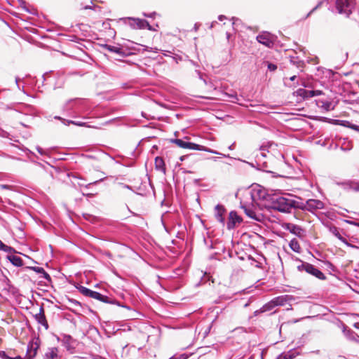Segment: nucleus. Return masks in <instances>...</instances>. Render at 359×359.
Returning <instances> with one entry per match:
<instances>
[{
	"label": "nucleus",
	"instance_id": "nucleus-51",
	"mask_svg": "<svg viewBox=\"0 0 359 359\" xmlns=\"http://www.w3.org/2000/svg\"><path fill=\"white\" fill-rule=\"evenodd\" d=\"M302 85L304 87V88H309L310 87V86L309 84H306L305 82H303L302 83Z\"/></svg>",
	"mask_w": 359,
	"mask_h": 359
},
{
	"label": "nucleus",
	"instance_id": "nucleus-22",
	"mask_svg": "<svg viewBox=\"0 0 359 359\" xmlns=\"http://www.w3.org/2000/svg\"><path fill=\"white\" fill-rule=\"evenodd\" d=\"M329 231L330 233H332L335 237H337L341 242L348 245L347 240L344 237H343V236L341 234V233L339 232V231L337 226H330Z\"/></svg>",
	"mask_w": 359,
	"mask_h": 359
},
{
	"label": "nucleus",
	"instance_id": "nucleus-48",
	"mask_svg": "<svg viewBox=\"0 0 359 359\" xmlns=\"http://www.w3.org/2000/svg\"><path fill=\"white\" fill-rule=\"evenodd\" d=\"M218 19L220 20V21H222L224 19H226V16L223 15H221L218 17Z\"/></svg>",
	"mask_w": 359,
	"mask_h": 359
},
{
	"label": "nucleus",
	"instance_id": "nucleus-28",
	"mask_svg": "<svg viewBox=\"0 0 359 359\" xmlns=\"http://www.w3.org/2000/svg\"><path fill=\"white\" fill-rule=\"evenodd\" d=\"M276 304H275V302L273 301V299L271 300L270 302H269L268 303L265 304L261 309H260V312L261 313H264V312H266V311H271L272 309H273L275 307H276Z\"/></svg>",
	"mask_w": 359,
	"mask_h": 359
},
{
	"label": "nucleus",
	"instance_id": "nucleus-59",
	"mask_svg": "<svg viewBox=\"0 0 359 359\" xmlns=\"http://www.w3.org/2000/svg\"><path fill=\"white\" fill-rule=\"evenodd\" d=\"M232 20H233V25H234V24H235V20H236V19H235L234 18H232ZM236 20H238V19H236Z\"/></svg>",
	"mask_w": 359,
	"mask_h": 359
},
{
	"label": "nucleus",
	"instance_id": "nucleus-35",
	"mask_svg": "<svg viewBox=\"0 0 359 359\" xmlns=\"http://www.w3.org/2000/svg\"><path fill=\"white\" fill-rule=\"evenodd\" d=\"M346 124H344V126H348V128H352V129L355 130V131L359 132V126L352 124V123H349L348 121H346Z\"/></svg>",
	"mask_w": 359,
	"mask_h": 359
},
{
	"label": "nucleus",
	"instance_id": "nucleus-62",
	"mask_svg": "<svg viewBox=\"0 0 359 359\" xmlns=\"http://www.w3.org/2000/svg\"><path fill=\"white\" fill-rule=\"evenodd\" d=\"M232 147H233V145L230 146V147H229V149H232Z\"/></svg>",
	"mask_w": 359,
	"mask_h": 359
},
{
	"label": "nucleus",
	"instance_id": "nucleus-11",
	"mask_svg": "<svg viewBox=\"0 0 359 359\" xmlns=\"http://www.w3.org/2000/svg\"><path fill=\"white\" fill-rule=\"evenodd\" d=\"M131 20L130 26L134 29H151L149 22L145 20L139 18H129Z\"/></svg>",
	"mask_w": 359,
	"mask_h": 359
},
{
	"label": "nucleus",
	"instance_id": "nucleus-29",
	"mask_svg": "<svg viewBox=\"0 0 359 359\" xmlns=\"http://www.w3.org/2000/svg\"><path fill=\"white\" fill-rule=\"evenodd\" d=\"M290 248L295 252H300L301 247L298 241L295 238L290 241L289 243Z\"/></svg>",
	"mask_w": 359,
	"mask_h": 359
},
{
	"label": "nucleus",
	"instance_id": "nucleus-38",
	"mask_svg": "<svg viewBox=\"0 0 359 359\" xmlns=\"http://www.w3.org/2000/svg\"><path fill=\"white\" fill-rule=\"evenodd\" d=\"M311 94L312 97L315 96H318L323 94V91L320 90H311Z\"/></svg>",
	"mask_w": 359,
	"mask_h": 359
},
{
	"label": "nucleus",
	"instance_id": "nucleus-24",
	"mask_svg": "<svg viewBox=\"0 0 359 359\" xmlns=\"http://www.w3.org/2000/svg\"><path fill=\"white\" fill-rule=\"evenodd\" d=\"M8 259L15 266H22L23 265L22 259L17 255H8Z\"/></svg>",
	"mask_w": 359,
	"mask_h": 359
},
{
	"label": "nucleus",
	"instance_id": "nucleus-9",
	"mask_svg": "<svg viewBox=\"0 0 359 359\" xmlns=\"http://www.w3.org/2000/svg\"><path fill=\"white\" fill-rule=\"evenodd\" d=\"M242 222L241 217L238 215L235 211H231L229 213V220L226 224L228 229H232L236 227L237 224H241Z\"/></svg>",
	"mask_w": 359,
	"mask_h": 359
},
{
	"label": "nucleus",
	"instance_id": "nucleus-21",
	"mask_svg": "<svg viewBox=\"0 0 359 359\" xmlns=\"http://www.w3.org/2000/svg\"><path fill=\"white\" fill-rule=\"evenodd\" d=\"M299 355V353L294 349H291L287 353H283L280 354L276 359H293L296 356Z\"/></svg>",
	"mask_w": 359,
	"mask_h": 359
},
{
	"label": "nucleus",
	"instance_id": "nucleus-64",
	"mask_svg": "<svg viewBox=\"0 0 359 359\" xmlns=\"http://www.w3.org/2000/svg\"><path fill=\"white\" fill-rule=\"evenodd\" d=\"M290 309H292V308L287 307V310H290Z\"/></svg>",
	"mask_w": 359,
	"mask_h": 359
},
{
	"label": "nucleus",
	"instance_id": "nucleus-58",
	"mask_svg": "<svg viewBox=\"0 0 359 359\" xmlns=\"http://www.w3.org/2000/svg\"><path fill=\"white\" fill-rule=\"evenodd\" d=\"M20 79L19 78H15V82H16V84L18 86V81H19Z\"/></svg>",
	"mask_w": 359,
	"mask_h": 359
},
{
	"label": "nucleus",
	"instance_id": "nucleus-57",
	"mask_svg": "<svg viewBox=\"0 0 359 359\" xmlns=\"http://www.w3.org/2000/svg\"><path fill=\"white\" fill-rule=\"evenodd\" d=\"M152 49H153L152 48H150V50L149 51H154L155 53H157V51H158L157 48H155V50H152Z\"/></svg>",
	"mask_w": 359,
	"mask_h": 359
},
{
	"label": "nucleus",
	"instance_id": "nucleus-23",
	"mask_svg": "<svg viewBox=\"0 0 359 359\" xmlns=\"http://www.w3.org/2000/svg\"><path fill=\"white\" fill-rule=\"evenodd\" d=\"M155 168L157 170L165 173V166L163 158L157 156L155 158Z\"/></svg>",
	"mask_w": 359,
	"mask_h": 359
},
{
	"label": "nucleus",
	"instance_id": "nucleus-36",
	"mask_svg": "<svg viewBox=\"0 0 359 359\" xmlns=\"http://www.w3.org/2000/svg\"><path fill=\"white\" fill-rule=\"evenodd\" d=\"M188 356L187 355L183 353L180 355H175L170 358L169 359H187Z\"/></svg>",
	"mask_w": 359,
	"mask_h": 359
},
{
	"label": "nucleus",
	"instance_id": "nucleus-61",
	"mask_svg": "<svg viewBox=\"0 0 359 359\" xmlns=\"http://www.w3.org/2000/svg\"><path fill=\"white\" fill-rule=\"evenodd\" d=\"M194 28H195V30H196V29H197V25H196V24L195 25V27H194Z\"/></svg>",
	"mask_w": 359,
	"mask_h": 359
},
{
	"label": "nucleus",
	"instance_id": "nucleus-2",
	"mask_svg": "<svg viewBox=\"0 0 359 359\" xmlns=\"http://www.w3.org/2000/svg\"><path fill=\"white\" fill-rule=\"evenodd\" d=\"M249 194L252 203L257 205L259 204V201H269L272 198L266 193L265 189L258 184L253 186Z\"/></svg>",
	"mask_w": 359,
	"mask_h": 359
},
{
	"label": "nucleus",
	"instance_id": "nucleus-60",
	"mask_svg": "<svg viewBox=\"0 0 359 359\" xmlns=\"http://www.w3.org/2000/svg\"><path fill=\"white\" fill-rule=\"evenodd\" d=\"M229 36H230V34H229V33H226L227 39H229Z\"/></svg>",
	"mask_w": 359,
	"mask_h": 359
},
{
	"label": "nucleus",
	"instance_id": "nucleus-44",
	"mask_svg": "<svg viewBox=\"0 0 359 359\" xmlns=\"http://www.w3.org/2000/svg\"><path fill=\"white\" fill-rule=\"evenodd\" d=\"M345 222L348 224H352V225H355V226H359V223L356 222H354V221H351V220H345Z\"/></svg>",
	"mask_w": 359,
	"mask_h": 359
},
{
	"label": "nucleus",
	"instance_id": "nucleus-52",
	"mask_svg": "<svg viewBox=\"0 0 359 359\" xmlns=\"http://www.w3.org/2000/svg\"><path fill=\"white\" fill-rule=\"evenodd\" d=\"M92 8H93V7L91 6H86L83 7V9H86H86H92Z\"/></svg>",
	"mask_w": 359,
	"mask_h": 359
},
{
	"label": "nucleus",
	"instance_id": "nucleus-41",
	"mask_svg": "<svg viewBox=\"0 0 359 359\" xmlns=\"http://www.w3.org/2000/svg\"><path fill=\"white\" fill-rule=\"evenodd\" d=\"M268 69L270 71H274L277 69V66L272 63H268Z\"/></svg>",
	"mask_w": 359,
	"mask_h": 359
},
{
	"label": "nucleus",
	"instance_id": "nucleus-16",
	"mask_svg": "<svg viewBox=\"0 0 359 359\" xmlns=\"http://www.w3.org/2000/svg\"><path fill=\"white\" fill-rule=\"evenodd\" d=\"M103 48L109 50V52L118 55L121 57H125L127 55L123 49L119 46H111L109 44H104L103 46Z\"/></svg>",
	"mask_w": 359,
	"mask_h": 359
},
{
	"label": "nucleus",
	"instance_id": "nucleus-20",
	"mask_svg": "<svg viewBox=\"0 0 359 359\" xmlns=\"http://www.w3.org/2000/svg\"><path fill=\"white\" fill-rule=\"evenodd\" d=\"M91 298H93L95 299H97V300H99L100 302H104V303H108V304H114L116 303L115 301L110 300L108 298V297L104 296V295H103V294H102L100 292H96V291L93 292V294Z\"/></svg>",
	"mask_w": 359,
	"mask_h": 359
},
{
	"label": "nucleus",
	"instance_id": "nucleus-32",
	"mask_svg": "<svg viewBox=\"0 0 359 359\" xmlns=\"http://www.w3.org/2000/svg\"><path fill=\"white\" fill-rule=\"evenodd\" d=\"M79 292L82 294H83V295H85L86 297H92V295L93 294V292H94L93 290H90V289H88V288H87L86 287H83V286H81L79 288Z\"/></svg>",
	"mask_w": 359,
	"mask_h": 359
},
{
	"label": "nucleus",
	"instance_id": "nucleus-43",
	"mask_svg": "<svg viewBox=\"0 0 359 359\" xmlns=\"http://www.w3.org/2000/svg\"><path fill=\"white\" fill-rule=\"evenodd\" d=\"M55 118L61 120L62 121V123L65 125H67V121H69V120L64 119V118H61L60 116H55Z\"/></svg>",
	"mask_w": 359,
	"mask_h": 359
},
{
	"label": "nucleus",
	"instance_id": "nucleus-47",
	"mask_svg": "<svg viewBox=\"0 0 359 359\" xmlns=\"http://www.w3.org/2000/svg\"><path fill=\"white\" fill-rule=\"evenodd\" d=\"M155 14H156L155 13H151L149 15L144 13V15L146 16V17L152 18Z\"/></svg>",
	"mask_w": 359,
	"mask_h": 359
},
{
	"label": "nucleus",
	"instance_id": "nucleus-33",
	"mask_svg": "<svg viewBox=\"0 0 359 359\" xmlns=\"http://www.w3.org/2000/svg\"><path fill=\"white\" fill-rule=\"evenodd\" d=\"M0 250H2L6 252H15L14 248L11 246L5 245L1 241H0Z\"/></svg>",
	"mask_w": 359,
	"mask_h": 359
},
{
	"label": "nucleus",
	"instance_id": "nucleus-54",
	"mask_svg": "<svg viewBox=\"0 0 359 359\" xmlns=\"http://www.w3.org/2000/svg\"><path fill=\"white\" fill-rule=\"evenodd\" d=\"M8 359H23L22 358H21L20 356H16L15 358H11V357H9Z\"/></svg>",
	"mask_w": 359,
	"mask_h": 359
},
{
	"label": "nucleus",
	"instance_id": "nucleus-53",
	"mask_svg": "<svg viewBox=\"0 0 359 359\" xmlns=\"http://www.w3.org/2000/svg\"><path fill=\"white\" fill-rule=\"evenodd\" d=\"M297 79L296 76H292L290 78V80L292 81H294Z\"/></svg>",
	"mask_w": 359,
	"mask_h": 359
},
{
	"label": "nucleus",
	"instance_id": "nucleus-12",
	"mask_svg": "<svg viewBox=\"0 0 359 359\" xmlns=\"http://www.w3.org/2000/svg\"><path fill=\"white\" fill-rule=\"evenodd\" d=\"M83 102V100L79 98H74L67 100L63 106V109L66 111H70L79 107Z\"/></svg>",
	"mask_w": 359,
	"mask_h": 359
},
{
	"label": "nucleus",
	"instance_id": "nucleus-13",
	"mask_svg": "<svg viewBox=\"0 0 359 359\" xmlns=\"http://www.w3.org/2000/svg\"><path fill=\"white\" fill-rule=\"evenodd\" d=\"M316 104L325 111H329L334 109L332 102L329 100L319 99L316 100Z\"/></svg>",
	"mask_w": 359,
	"mask_h": 359
},
{
	"label": "nucleus",
	"instance_id": "nucleus-30",
	"mask_svg": "<svg viewBox=\"0 0 359 359\" xmlns=\"http://www.w3.org/2000/svg\"><path fill=\"white\" fill-rule=\"evenodd\" d=\"M57 348H53L45 355L44 359H57Z\"/></svg>",
	"mask_w": 359,
	"mask_h": 359
},
{
	"label": "nucleus",
	"instance_id": "nucleus-46",
	"mask_svg": "<svg viewBox=\"0 0 359 359\" xmlns=\"http://www.w3.org/2000/svg\"><path fill=\"white\" fill-rule=\"evenodd\" d=\"M0 187L3 189H9L11 188V186L7 184H1Z\"/></svg>",
	"mask_w": 359,
	"mask_h": 359
},
{
	"label": "nucleus",
	"instance_id": "nucleus-6",
	"mask_svg": "<svg viewBox=\"0 0 359 359\" xmlns=\"http://www.w3.org/2000/svg\"><path fill=\"white\" fill-rule=\"evenodd\" d=\"M298 208L304 210H308L311 212H314L316 210L323 209L324 203L320 200L309 199L305 202L299 201Z\"/></svg>",
	"mask_w": 359,
	"mask_h": 359
},
{
	"label": "nucleus",
	"instance_id": "nucleus-10",
	"mask_svg": "<svg viewBox=\"0 0 359 359\" xmlns=\"http://www.w3.org/2000/svg\"><path fill=\"white\" fill-rule=\"evenodd\" d=\"M310 93H311V90H308L304 88H299L294 91L292 95L293 96L297 97V101L299 102L312 97Z\"/></svg>",
	"mask_w": 359,
	"mask_h": 359
},
{
	"label": "nucleus",
	"instance_id": "nucleus-15",
	"mask_svg": "<svg viewBox=\"0 0 359 359\" xmlns=\"http://www.w3.org/2000/svg\"><path fill=\"white\" fill-rule=\"evenodd\" d=\"M34 318L38 323L44 326L46 330L48 328V322L44 314V309L42 306L39 308V312L34 315Z\"/></svg>",
	"mask_w": 359,
	"mask_h": 359
},
{
	"label": "nucleus",
	"instance_id": "nucleus-26",
	"mask_svg": "<svg viewBox=\"0 0 359 359\" xmlns=\"http://www.w3.org/2000/svg\"><path fill=\"white\" fill-rule=\"evenodd\" d=\"M276 306H284L286 302L290 299V297L288 295H283L279 296L277 297H275L273 299Z\"/></svg>",
	"mask_w": 359,
	"mask_h": 359
},
{
	"label": "nucleus",
	"instance_id": "nucleus-37",
	"mask_svg": "<svg viewBox=\"0 0 359 359\" xmlns=\"http://www.w3.org/2000/svg\"><path fill=\"white\" fill-rule=\"evenodd\" d=\"M70 123L76 125V126H85V123L81 122V121H67V125H69Z\"/></svg>",
	"mask_w": 359,
	"mask_h": 359
},
{
	"label": "nucleus",
	"instance_id": "nucleus-63",
	"mask_svg": "<svg viewBox=\"0 0 359 359\" xmlns=\"http://www.w3.org/2000/svg\"><path fill=\"white\" fill-rule=\"evenodd\" d=\"M29 152L30 154H34V153H33V152H32V151H29Z\"/></svg>",
	"mask_w": 359,
	"mask_h": 359
},
{
	"label": "nucleus",
	"instance_id": "nucleus-55",
	"mask_svg": "<svg viewBox=\"0 0 359 359\" xmlns=\"http://www.w3.org/2000/svg\"><path fill=\"white\" fill-rule=\"evenodd\" d=\"M320 4H321V2H320V3H319V4H318L316 7H314V8L312 9V11H311V12H313V11H315V10H316V8H317L320 5Z\"/></svg>",
	"mask_w": 359,
	"mask_h": 359
},
{
	"label": "nucleus",
	"instance_id": "nucleus-45",
	"mask_svg": "<svg viewBox=\"0 0 359 359\" xmlns=\"http://www.w3.org/2000/svg\"><path fill=\"white\" fill-rule=\"evenodd\" d=\"M196 74L198 75L199 79H201V80H203V81H204V83H206L205 80L203 79V75H202V74L201 73V72H200V71H198V70H196Z\"/></svg>",
	"mask_w": 359,
	"mask_h": 359
},
{
	"label": "nucleus",
	"instance_id": "nucleus-31",
	"mask_svg": "<svg viewBox=\"0 0 359 359\" xmlns=\"http://www.w3.org/2000/svg\"><path fill=\"white\" fill-rule=\"evenodd\" d=\"M241 208L244 209L245 214L250 218L257 219L256 217L255 212L250 208H247L246 205H242Z\"/></svg>",
	"mask_w": 359,
	"mask_h": 359
},
{
	"label": "nucleus",
	"instance_id": "nucleus-17",
	"mask_svg": "<svg viewBox=\"0 0 359 359\" xmlns=\"http://www.w3.org/2000/svg\"><path fill=\"white\" fill-rule=\"evenodd\" d=\"M215 215L217 221L221 222L222 224H224V213L226 210L224 207L222 205H217L215 208Z\"/></svg>",
	"mask_w": 359,
	"mask_h": 359
},
{
	"label": "nucleus",
	"instance_id": "nucleus-50",
	"mask_svg": "<svg viewBox=\"0 0 359 359\" xmlns=\"http://www.w3.org/2000/svg\"><path fill=\"white\" fill-rule=\"evenodd\" d=\"M216 23H217V22H216V21L212 22L210 24V29L213 28V27H214V26H215V25Z\"/></svg>",
	"mask_w": 359,
	"mask_h": 359
},
{
	"label": "nucleus",
	"instance_id": "nucleus-40",
	"mask_svg": "<svg viewBox=\"0 0 359 359\" xmlns=\"http://www.w3.org/2000/svg\"><path fill=\"white\" fill-rule=\"evenodd\" d=\"M10 356H8L5 351H0V358L1 359H8Z\"/></svg>",
	"mask_w": 359,
	"mask_h": 359
},
{
	"label": "nucleus",
	"instance_id": "nucleus-1",
	"mask_svg": "<svg viewBox=\"0 0 359 359\" xmlns=\"http://www.w3.org/2000/svg\"><path fill=\"white\" fill-rule=\"evenodd\" d=\"M272 208L283 212H290L292 208H298L299 201L292 196L272 197Z\"/></svg>",
	"mask_w": 359,
	"mask_h": 359
},
{
	"label": "nucleus",
	"instance_id": "nucleus-39",
	"mask_svg": "<svg viewBox=\"0 0 359 359\" xmlns=\"http://www.w3.org/2000/svg\"><path fill=\"white\" fill-rule=\"evenodd\" d=\"M37 151L41 154V155H46L47 154V151L43 150L41 147H40L39 146H37L36 147Z\"/></svg>",
	"mask_w": 359,
	"mask_h": 359
},
{
	"label": "nucleus",
	"instance_id": "nucleus-19",
	"mask_svg": "<svg viewBox=\"0 0 359 359\" xmlns=\"http://www.w3.org/2000/svg\"><path fill=\"white\" fill-rule=\"evenodd\" d=\"M39 344L36 342H31L27 346V356L29 359H32L36 355Z\"/></svg>",
	"mask_w": 359,
	"mask_h": 359
},
{
	"label": "nucleus",
	"instance_id": "nucleus-18",
	"mask_svg": "<svg viewBox=\"0 0 359 359\" xmlns=\"http://www.w3.org/2000/svg\"><path fill=\"white\" fill-rule=\"evenodd\" d=\"M284 228L289 231L290 233L295 234L298 236H301L303 233V229L298 225L292 224V223H286L284 225Z\"/></svg>",
	"mask_w": 359,
	"mask_h": 359
},
{
	"label": "nucleus",
	"instance_id": "nucleus-27",
	"mask_svg": "<svg viewBox=\"0 0 359 359\" xmlns=\"http://www.w3.org/2000/svg\"><path fill=\"white\" fill-rule=\"evenodd\" d=\"M33 271H34L35 272L39 273V274H41V278H43L46 280H50V275L41 267H38V266H34V267H32L31 268Z\"/></svg>",
	"mask_w": 359,
	"mask_h": 359
},
{
	"label": "nucleus",
	"instance_id": "nucleus-42",
	"mask_svg": "<svg viewBox=\"0 0 359 359\" xmlns=\"http://www.w3.org/2000/svg\"><path fill=\"white\" fill-rule=\"evenodd\" d=\"M229 97L233 99V100H231L233 102H238V96H237L236 94L229 95Z\"/></svg>",
	"mask_w": 359,
	"mask_h": 359
},
{
	"label": "nucleus",
	"instance_id": "nucleus-3",
	"mask_svg": "<svg viewBox=\"0 0 359 359\" xmlns=\"http://www.w3.org/2000/svg\"><path fill=\"white\" fill-rule=\"evenodd\" d=\"M172 142L177 144L180 148L188 149L191 150L205 151L211 154L222 155V154L219 153L217 151L212 150L211 149L207 148L200 144L187 142L181 139H175L172 140Z\"/></svg>",
	"mask_w": 359,
	"mask_h": 359
},
{
	"label": "nucleus",
	"instance_id": "nucleus-14",
	"mask_svg": "<svg viewBox=\"0 0 359 359\" xmlns=\"http://www.w3.org/2000/svg\"><path fill=\"white\" fill-rule=\"evenodd\" d=\"M337 184L344 189H353L355 191H359V182L355 181L346 180L341 182H337Z\"/></svg>",
	"mask_w": 359,
	"mask_h": 359
},
{
	"label": "nucleus",
	"instance_id": "nucleus-5",
	"mask_svg": "<svg viewBox=\"0 0 359 359\" xmlns=\"http://www.w3.org/2000/svg\"><path fill=\"white\" fill-rule=\"evenodd\" d=\"M355 2L354 0H336L335 8L337 12L348 17L354 9Z\"/></svg>",
	"mask_w": 359,
	"mask_h": 359
},
{
	"label": "nucleus",
	"instance_id": "nucleus-56",
	"mask_svg": "<svg viewBox=\"0 0 359 359\" xmlns=\"http://www.w3.org/2000/svg\"><path fill=\"white\" fill-rule=\"evenodd\" d=\"M355 328L359 329V323H355L353 325Z\"/></svg>",
	"mask_w": 359,
	"mask_h": 359
},
{
	"label": "nucleus",
	"instance_id": "nucleus-25",
	"mask_svg": "<svg viewBox=\"0 0 359 359\" xmlns=\"http://www.w3.org/2000/svg\"><path fill=\"white\" fill-rule=\"evenodd\" d=\"M344 334L351 340L355 341L359 343V335L351 330L344 327L343 330Z\"/></svg>",
	"mask_w": 359,
	"mask_h": 359
},
{
	"label": "nucleus",
	"instance_id": "nucleus-8",
	"mask_svg": "<svg viewBox=\"0 0 359 359\" xmlns=\"http://www.w3.org/2000/svg\"><path fill=\"white\" fill-rule=\"evenodd\" d=\"M272 144L267 143L262 144L260 148V152L256 155L257 162L259 164L262 163L264 168H267L266 162L264 161V158L267 157V153L269 152V149L271 147Z\"/></svg>",
	"mask_w": 359,
	"mask_h": 359
},
{
	"label": "nucleus",
	"instance_id": "nucleus-7",
	"mask_svg": "<svg viewBox=\"0 0 359 359\" xmlns=\"http://www.w3.org/2000/svg\"><path fill=\"white\" fill-rule=\"evenodd\" d=\"M276 39V37L274 35L267 32H262L257 36V40L259 43L269 48L273 47Z\"/></svg>",
	"mask_w": 359,
	"mask_h": 359
},
{
	"label": "nucleus",
	"instance_id": "nucleus-4",
	"mask_svg": "<svg viewBox=\"0 0 359 359\" xmlns=\"http://www.w3.org/2000/svg\"><path fill=\"white\" fill-rule=\"evenodd\" d=\"M297 268L299 272L305 271L308 274L313 276L320 280H325L326 278L321 271L308 262H301V264L298 265Z\"/></svg>",
	"mask_w": 359,
	"mask_h": 359
},
{
	"label": "nucleus",
	"instance_id": "nucleus-34",
	"mask_svg": "<svg viewBox=\"0 0 359 359\" xmlns=\"http://www.w3.org/2000/svg\"><path fill=\"white\" fill-rule=\"evenodd\" d=\"M72 340V338L70 336H65L63 339V343L65 344L66 347L69 348L70 341Z\"/></svg>",
	"mask_w": 359,
	"mask_h": 359
},
{
	"label": "nucleus",
	"instance_id": "nucleus-49",
	"mask_svg": "<svg viewBox=\"0 0 359 359\" xmlns=\"http://www.w3.org/2000/svg\"><path fill=\"white\" fill-rule=\"evenodd\" d=\"M25 1H24L23 0H20V5L22 8H25Z\"/></svg>",
	"mask_w": 359,
	"mask_h": 359
}]
</instances>
